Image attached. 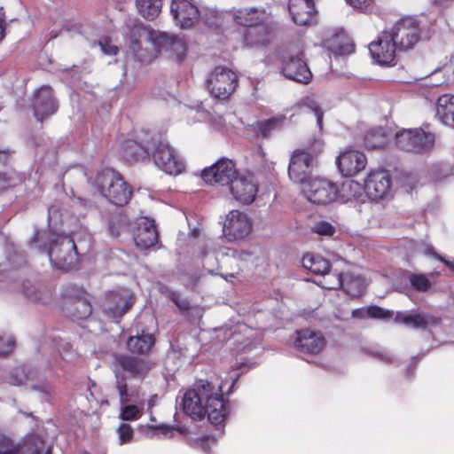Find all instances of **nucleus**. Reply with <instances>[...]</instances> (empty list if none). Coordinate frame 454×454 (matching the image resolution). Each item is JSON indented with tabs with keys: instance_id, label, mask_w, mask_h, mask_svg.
I'll list each match as a JSON object with an SVG mask.
<instances>
[{
	"instance_id": "nucleus-1",
	"label": "nucleus",
	"mask_w": 454,
	"mask_h": 454,
	"mask_svg": "<svg viewBox=\"0 0 454 454\" xmlns=\"http://www.w3.org/2000/svg\"><path fill=\"white\" fill-rule=\"evenodd\" d=\"M222 383L199 380L182 398L184 412L193 420H201L206 416L215 426L222 425L228 414L223 402Z\"/></svg>"
},
{
	"instance_id": "nucleus-2",
	"label": "nucleus",
	"mask_w": 454,
	"mask_h": 454,
	"mask_svg": "<svg viewBox=\"0 0 454 454\" xmlns=\"http://www.w3.org/2000/svg\"><path fill=\"white\" fill-rule=\"evenodd\" d=\"M30 246L46 253L51 264L56 269L67 271L77 264V247L68 235L59 234L50 229L38 231L30 239Z\"/></svg>"
},
{
	"instance_id": "nucleus-3",
	"label": "nucleus",
	"mask_w": 454,
	"mask_h": 454,
	"mask_svg": "<svg viewBox=\"0 0 454 454\" xmlns=\"http://www.w3.org/2000/svg\"><path fill=\"white\" fill-rule=\"evenodd\" d=\"M324 145L322 139L313 137L309 140L306 147L293 153L288 175L294 182L303 184L310 179L309 176L317 165V156L323 152Z\"/></svg>"
},
{
	"instance_id": "nucleus-4",
	"label": "nucleus",
	"mask_w": 454,
	"mask_h": 454,
	"mask_svg": "<svg viewBox=\"0 0 454 454\" xmlns=\"http://www.w3.org/2000/svg\"><path fill=\"white\" fill-rule=\"evenodd\" d=\"M97 191L116 206L126 205L132 191L122 176L112 168L99 170L92 183Z\"/></svg>"
},
{
	"instance_id": "nucleus-5",
	"label": "nucleus",
	"mask_w": 454,
	"mask_h": 454,
	"mask_svg": "<svg viewBox=\"0 0 454 454\" xmlns=\"http://www.w3.org/2000/svg\"><path fill=\"white\" fill-rule=\"evenodd\" d=\"M62 309L65 315L74 321L88 318L92 312L89 294L81 286L68 284L63 287Z\"/></svg>"
},
{
	"instance_id": "nucleus-6",
	"label": "nucleus",
	"mask_w": 454,
	"mask_h": 454,
	"mask_svg": "<svg viewBox=\"0 0 454 454\" xmlns=\"http://www.w3.org/2000/svg\"><path fill=\"white\" fill-rule=\"evenodd\" d=\"M151 154L155 165L168 175H179L185 168V163L181 156L160 137H152Z\"/></svg>"
},
{
	"instance_id": "nucleus-7",
	"label": "nucleus",
	"mask_w": 454,
	"mask_h": 454,
	"mask_svg": "<svg viewBox=\"0 0 454 454\" xmlns=\"http://www.w3.org/2000/svg\"><path fill=\"white\" fill-rule=\"evenodd\" d=\"M395 141L403 151L426 153L433 149L435 136L422 129H403L396 132Z\"/></svg>"
},
{
	"instance_id": "nucleus-8",
	"label": "nucleus",
	"mask_w": 454,
	"mask_h": 454,
	"mask_svg": "<svg viewBox=\"0 0 454 454\" xmlns=\"http://www.w3.org/2000/svg\"><path fill=\"white\" fill-rule=\"evenodd\" d=\"M153 364L145 359L128 355L114 356L113 371L115 379L123 380H135L142 381L152 370Z\"/></svg>"
},
{
	"instance_id": "nucleus-9",
	"label": "nucleus",
	"mask_w": 454,
	"mask_h": 454,
	"mask_svg": "<svg viewBox=\"0 0 454 454\" xmlns=\"http://www.w3.org/2000/svg\"><path fill=\"white\" fill-rule=\"evenodd\" d=\"M207 87L210 95L217 99H227L238 85L235 72L225 67H216L208 75Z\"/></svg>"
},
{
	"instance_id": "nucleus-10",
	"label": "nucleus",
	"mask_w": 454,
	"mask_h": 454,
	"mask_svg": "<svg viewBox=\"0 0 454 454\" xmlns=\"http://www.w3.org/2000/svg\"><path fill=\"white\" fill-rule=\"evenodd\" d=\"M148 41L156 52H166L177 61L183 60L186 56L187 45L180 36L151 29L148 33Z\"/></svg>"
},
{
	"instance_id": "nucleus-11",
	"label": "nucleus",
	"mask_w": 454,
	"mask_h": 454,
	"mask_svg": "<svg viewBox=\"0 0 454 454\" xmlns=\"http://www.w3.org/2000/svg\"><path fill=\"white\" fill-rule=\"evenodd\" d=\"M301 192L304 197L311 203L326 205L333 202L337 196L338 188L331 181L315 177L301 184Z\"/></svg>"
},
{
	"instance_id": "nucleus-12",
	"label": "nucleus",
	"mask_w": 454,
	"mask_h": 454,
	"mask_svg": "<svg viewBox=\"0 0 454 454\" xmlns=\"http://www.w3.org/2000/svg\"><path fill=\"white\" fill-rule=\"evenodd\" d=\"M8 382L13 386L27 385L31 389L38 391L43 396H50L54 392V387L47 380H39L37 372L20 366L12 370L8 378Z\"/></svg>"
},
{
	"instance_id": "nucleus-13",
	"label": "nucleus",
	"mask_w": 454,
	"mask_h": 454,
	"mask_svg": "<svg viewBox=\"0 0 454 454\" xmlns=\"http://www.w3.org/2000/svg\"><path fill=\"white\" fill-rule=\"evenodd\" d=\"M253 223L250 217L239 210H231L226 215L223 232L229 241L242 240L252 231Z\"/></svg>"
},
{
	"instance_id": "nucleus-14",
	"label": "nucleus",
	"mask_w": 454,
	"mask_h": 454,
	"mask_svg": "<svg viewBox=\"0 0 454 454\" xmlns=\"http://www.w3.org/2000/svg\"><path fill=\"white\" fill-rule=\"evenodd\" d=\"M388 35L397 44L398 49H411L419 39L418 22L412 18L402 19L395 24Z\"/></svg>"
},
{
	"instance_id": "nucleus-15",
	"label": "nucleus",
	"mask_w": 454,
	"mask_h": 454,
	"mask_svg": "<svg viewBox=\"0 0 454 454\" xmlns=\"http://www.w3.org/2000/svg\"><path fill=\"white\" fill-rule=\"evenodd\" d=\"M238 175L234 162L223 158L210 167L204 168L201 176L206 183L210 184L230 185Z\"/></svg>"
},
{
	"instance_id": "nucleus-16",
	"label": "nucleus",
	"mask_w": 454,
	"mask_h": 454,
	"mask_svg": "<svg viewBox=\"0 0 454 454\" xmlns=\"http://www.w3.org/2000/svg\"><path fill=\"white\" fill-rule=\"evenodd\" d=\"M170 12L182 29L192 27L202 17L200 10L192 0H172Z\"/></svg>"
},
{
	"instance_id": "nucleus-17",
	"label": "nucleus",
	"mask_w": 454,
	"mask_h": 454,
	"mask_svg": "<svg viewBox=\"0 0 454 454\" xmlns=\"http://www.w3.org/2000/svg\"><path fill=\"white\" fill-rule=\"evenodd\" d=\"M281 72L287 79L303 84L309 83L312 79V73L304 61L302 53L284 58Z\"/></svg>"
},
{
	"instance_id": "nucleus-18",
	"label": "nucleus",
	"mask_w": 454,
	"mask_h": 454,
	"mask_svg": "<svg viewBox=\"0 0 454 454\" xmlns=\"http://www.w3.org/2000/svg\"><path fill=\"white\" fill-rule=\"evenodd\" d=\"M132 304V296L127 290L121 289L106 294L102 309L108 317L115 319L121 317Z\"/></svg>"
},
{
	"instance_id": "nucleus-19",
	"label": "nucleus",
	"mask_w": 454,
	"mask_h": 454,
	"mask_svg": "<svg viewBox=\"0 0 454 454\" xmlns=\"http://www.w3.org/2000/svg\"><path fill=\"white\" fill-rule=\"evenodd\" d=\"M230 191L237 201L249 205L255 199L258 184L252 174H239L230 184Z\"/></svg>"
},
{
	"instance_id": "nucleus-20",
	"label": "nucleus",
	"mask_w": 454,
	"mask_h": 454,
	"mask_svg": "<svg viewBox=\"0 0 454 454\" xmlns=\"http://www.w3.org/2000/svg\"><path fill=\"white\" fill-rule=\"evenodd\" d=\"M397 44L392 40L388 32H382L378 40L369 44L372 59L380 65H390L395 58Z\"/></svg>"
},
{
	"instance_id": "nucleus-21",
	"label": "nucleus",
	"mask_w": 454,
	"mask_h": 454,
	"mask_svg": "<svg viewBox=\"0 0 454 454\" xmlns=\"http://www.w3.org/2000/svg\"><path fill=\"white\" fill-rule=\"evenodd\" d=\"M364 182L365 193L368 198L373 200L387 196L392 185L389 173L383 169L371 171Z\"/></svg>"
},
{
	"instance_id": "nucleus-22",
	"label": "nucleus",
	"mask_w": 454,
	"mask_h": 454,
	"mask_svg": "<svg viewBox=\"0 0 454 454\" xmlns=\"http://www.w3.org/2000/svg\"><path fill=\"white\" fill-rule=\"evenodd\" d=\"M325 339L318 332L310 329H302L296 332L294 345L301 354L316 355L325 347Z\"/></svg>"
},
{
	"instance_id": "nucleus-23",
	"label": "nucleus",
	"mask_w": 454,
	"mask_h": 454,
	"mask_svg": "<svg viewBox=\"0 0 454 454\" xmlns=\"http://www.w3.org/2000/svg\"><path fill=\"white\" fill-rule=\"evenodd\" d=\"M31 106L35 117L40 121L53 114L58 109V104L53 97L51 87L43 85L37 90L34 93Z\"/></svg>"
},
{
	"instance_id": "nucleus-24",
	"label": "nucleus",
	"mask_w": 454,
	"mask_h": 454,
	"mask_svg": "<svg viewBox=\"0 0 454 454\" xmlns=\"http://www.w3.org/2000/svg\"><path fill=\"white\" fill-rule=\"evenodd\" d=\"M326 289H337L341 287L343 291L353 297L360 296L365 289L366 284L364 278L353 273L335 274L333 282L326 280Z\"/></svg>"
},
{
	"instance_id": "nucleus-25",
	"label": "nucleus",
	"mask_w": 454,
	"mask_h": 454,
	"mask_svg": "<svg viewBox=\"0 0 454 454\" xmlns=\"http://www.w3.org/2000/svg\"><path fill=\"white\" fill-rule=\"evenodd\" d=\"M133 239L137 247L145 250L158 242V231L154 220L141 217L137 222V227L133 232Z\"/></svg>"
},
{
	"instance_id": "nucleus-26",
	"label": "nucleus",
	"mask_w": 454,
	"mask_h": 454,
	"mask_svg": "<svg viewBox=\"0 0 454 454\" xmlns=\"http://www.w3.org/2000/svg\"><path fill=\"white\" fill-rule=\"evenodd\" d=\"M151 29H147L142 23L134 19H128L125 22L124 34L129 41V50L134 57L139 61L151 60L146 59L140 53L141 39L145 37L148 40V33Z\"/></svg>"
},
{
	"instance_id": "nucleus-27",
	"label": "nucleus",
	"mask_w": 454,
	"mask_h": 454,
	"mask_svg": "<svg viewBox=\"0 0 454 454\" xmlns=\"http://www.w3.org/2000/svg\"><path fill=\"white\" fill-rule=\"evenodd\" d=\"M336 164L342 176H352L365 168L367 158L359 151L348 150L337 157Z\"/></svg>"
},
{
	"instance_id": "nucleus-28",
	"label": "nucleus",
	"mask_w": 454,
	"mask_h": 454,
	"mask_svg": "<svg viewBox=\"0 0 454 454\" xmlns=\"http://www.w3.org/2000/svg\"><path fill=\"white\" fill-rule=\"evenodd\" d=\"M238 24L251 27L252 26H270V17L264 9L246 7L236 11L234 14Z\"/></svg>"
},
{
	"instance_id": "nucleus-29",
	"label": "nucleus",
	"mask_w": 454,
	"mask_h": 454,
	"mask_svg": "<svg viewBox=\"0 0 454 454\" xmlns=\"http://www.w3.org/2000/svg\"><path fill=\"white\" fill-rule=\"evenodd\" d=\"M395 322L402 323L416 329H426L431 325H436L440 318L424 312L397 311Z\"/></svg>"
},
{
	"instance_id": "nucleus-30",
	"label": "nucleus",
	"mask_w": 454,
	"mask_h": 454,
	"mask_svg": "<svg viewBox=\"0 0 454 454\" xmlns=\"http://www.w3.org/2000/svg\"><path fill=\"white\" fill-rule=\"evenodd\" d=\"M323 43L335 57H343L354 52V44L343 31H336L329 35H325Z\"/></svg>"
},
{
	"instance_id": "nucleus-31",
	"label": "nucleus",
	"mask_w": 454,
	"mask_h": 454,
	"mask_svg": "<svg viewBox=\"0 0 454 454\" xmlns=\"http://www.w3.org/2000/svg\"><path fill=\"white\" fill-rule=\"evenodd\" d=\"M10 292H21L32 302L47 303L51 301L52 294L50 290H40L35 287L30 281H15L10 285Z\"/></svg>"
},
{
	"instance_id": "nucleus-32",
	"label": "nucleus",
	"mask_w": 454,
	"mask_h": 454,
	"mask_svg": "<svg viewBox=\"0 0 454 454\" xmlns=\"http://www.w3.org/2000/svg\"><path fill=\"white\" fill-rule=\"evenodd\" d=\"M152 149V140L141 145L134 140H126L121 145V153L127 161L149 160Z\"/></svg>"
},
{
	"instance_id": "nucleus-33",
	"label": "nucleus",
	"mask_w": 454,
	"mask_h": 454,
	"mask_svg": "<svg viewBox=\"0 0 454 454\" xmlns=\"http://www.w3.org/2000/svg\"><path fill=\"white\" fill-rule=\"evenodd\" d=\"M288 10L294 22L304 26L309 23L315 6L312 0H289Z\"/></svg>"
},
{
	"instance_id": "nucleus-34",
	"label": "nucleus",
	"mask_w": 454,
	"mask_h": 454,
	"mask_svg": "<svg viewBox=\"0 0 454 454\" xmlns=\"http://www.w3.org/2000/svg\"><path fill=\"white\" fill-rule=\"evenodd\" d=\"M435 116L443 125L454 129V95L444 94L435 104Z\"/></svg>"
},
{
	"instance_id": "nucleus-35",
	"label": "nucleus",
	"mask_w": 454,
	"mask_h": 454,
	"mask_svg": "<svg viewBox=\"0 0 454 454\" xmlns=\"http://www.w3.org/2000/svg\"><path fill=\"white\" fill-rule=\"evenodd\" d=\"M302 266L317 275L328 276L326 280L330 281V278L334 279V275L329 274L330 263L327 260L324 259L320 255L306 254L302 258ZM325 286L327 284L325 283Z\"/></svg>"
},
{
	"instance_id": "nucleus-36",
	"label": "nucleus",
	"mask_w": 454,
	"mask_h": 454,
	"mask_svg": "<svg viewBox=\"0 0 454 454\" xmlns=\"http://www.w3.org/2000/svg\"><path fill=\"white\" fill-rule=\"evenodd\" d=\"M270 26H252L244 32V44L254 47L264 44L268 40Z\"/></svg>"
},
{
	"instance_id": "nucleus-37",
	"label": "nucleus",
	"mask_w": 454,
	"mask_h": 454,
	"mask_svg": "<svg viewBox=\"0 0 454 454\" xmlns=\"http://www.w3.org/2000/svg\"><path fill=\"white\" fill-rule=\"evenodd\" d=\"M19 454H51L42 437L36 434L27 435L20 445Z\"/></svg>"
},
{
	"instance_id": "nucleus-38",
	"label": "nucleus",
	"mask_w": 454,
	"mask_h": 454,
	"mask_svg": "<svg viewBox=\"0 0 454 454\" xmlns=\"http://www.w3.org/2000/svg\"><path fill=\"white\" fill-rule=\"evenodd\" d=\"M107 231L113 237H118L124 232L129 226L127 216L120 210L109 213L105 216Z\"/></svg>"
},
{
	"instance_id": "nucleus-39",
	"label": "nucleus",
	"mask_w": 454,
	"mask_h": 454,
	"mask_svg": "<svg viewBox=\"0 0 454 454\" xmlns=\"http://www.w3.org/2000/svg\"><path fill=\"white\" fill-rule=\"evenodd\" d=\"M154 344L151 333H143L138 336H130L127 341V348L132 353L144 354L148 352Z\"/></svg>"
},
{
	"instance_id": "nucleus-40",
	"label": "nucleus",
	"mask_w": 454,
	"mask_h": 454,
	"mask_svg": "<svg viewBox=\"0 0 454 454\" xmlns=\"http://www.w3.org/2000/svg\"><path fill=\"white\" fill-rule=\"evenodd\" d=\"M138 12L146 20H153L160 14L162 0H137Z\"/></svg>"
},
{
	"instance_id": "nucleus-41",
	"label": "nucleus",
	"mask_w": 454,
	"mask_h": 454,
	"mask_svg": "<svg viewBox=\"0 0 454 454\" xmlns=\"http://www.w3.org/2000/svg\"><path fill=\"white\" fill-rule=\"evenodd\" d=\"M284 119V116H279L257 122L254 126V132L256 136L261 138L269 137L274 129L281 126Z\"/></svg>"
},
{
	"instance_id": "nucleus-42",
	"label": "nucleus",
	"mask_w": 454,
	"mask_h": 454,
	"mask_svg": "<svg viewBox=\"0 0 454 454\" xmlns=\"http://www.w3.org/2000/svg\"><path fill=\"white\" fill-rule=\"evenodd\" d=\"M387 141V136L383 128L372 129L364 137V144L369 149L383 147Z\"/></svg>"
},
{
	"instance_id": "nucleus-43",
	"label": "nucleus",
	"mask_w": 454,
	"mask_h": 454,
	"mask_svg": "<svg viewBox=\"0 0 454 454\" xmlns=\"http://www.w3.org/2000/svg\"><path fill=\"white\" fill-rule=\"evenodd\" d=\"M341 192L347 200L351 198L358 199L365 192V182H364V184H361L356 181L348 180L342 184Z\"/></svg>"
},
{
	"instance_id": "nucleus-44",
	"label": "nucleus",
	"mask_w": 454,
	"mask_h": 454,
	"mask_svg": "<svg viewBox=\"0 0 454 454\" xmlns=\"http://www.w3.org/2000/svg\"><path fill=\"white\" fill-rule=\"evenodd\" d=\"M366 313L368 317H372V318H380V319H387V318H391L394 312L393 311H390V310H387V309H384L380 307H378V306H370L366 309V310H354L352 315L353 317H359V315L361 314H364Z\"/></svg>"
},
{
	"instance_id": "nucleus-45",
	"label": "nucleus",
	"mask_w": 454,
	"mask_h": 454,
	"mask_svg": "<svg viewBox=\"0 0 454 454\" xmlns=\"http://www.w3.org/2000/svg\"><path fill=\"white\" fill-rule=\"evenodd\" d=\"M302 106L315 114L317 119V126L319 130H322L324 112L318 103L313 98H307L303 100Z\"/></svg>"
},
{
	"instance_id": "nucleus-46",
	"label": "nucleus",
	"mask_w": 454,
	"mask_h": 454,
	"mask_svg": "<svg viewBox=\"0 0 454 454\" xmlns=\"http://www.w3.org/2000/svg\"><path fill=\"white\" fill-rule=\"evenodd\" d=\"M115 387L119 394L121 405L129 404L133 401L134 390H129L125 380L115 379Z\"/></svg>"
},
{
	"instance_id": "nucleus-47",
	"label": "nucleus",
	"mask_w": 454,
	"mask_h": 454,
	"mask_svg": "<svg viewBox=\"0 0 454 454\" xmlns=\"http://www.w3.org/2000/svg\"><path fill=\"white\" fill-rule=\"evenodd\" d=\"M161 293L171 300L180 310L186 311L190 309L189 301L183 298L179 293L170 290L168 287H162Z\"/></svg>"
},
{
	"instance_id": "nucleus-48",
	"label": "nucleus",
	"mask_w": 454,
	"mask_h": 454,
	"mask_svg": "<svg viewBox=\"0 0 454 454\" xmlns=\"http://www.w3.org/2000/svg\"><path fill=\"white\" fill-rule=\"evenodd\" d=\"M142 415L141 410L137 404L121 405L119 418L123 421L138 419Z\"/></svg>"
},
{
	"instance_id": "nucleus-49",
	"label": "nucleus",
	"mask_w": 454,
	"mask_h": 454,
	"mask_svg": "<svg viewBox=\"0 0 454 454\" xmlns=\"http://www.w3.org/2000/svg\"><path fill=\"white\" fill-rule=\"evenodd\" d=\"M409 280L411 286L419 292H425L431 286V282L424 274H410Z\"/></svg>"
},
{
	"instance_id": "nucleus-50",
	"label": "nucleus",
	"mask_w": 454,
	"mask_h": 454,
	"mask_svg": "<svg viewBox=\"0 0 454 454\" xmlns=\"http://www.w3.org/2000/svg\"><path fill=\"white\" fill-rule=\"evenodd\" d=\"M20 442L17 443L10 437L0 434V454H19Z\"/></svg>"
},
{
	"instance_id": "nucleus-51",
	"label": "nucleus",
	"mask_w": 454,
	"mask_h": 454,
	"mask_svg": "<svg viewBox=\"0 0 454 454\" xmlns=\"http://www.w3.org/2000/svg\"><path fill=\"white\" fill-rule=\"evenodd\" d=\"M19 181L14 172H0V191L17 185Z\"/></svg>"
},
{
	"instance_id": "nucleus-52",
	"label": "nucleus",
	"mask_w": 454,
	"mask_h": 454,
	"mask_svg": "<svg viewBox=\"0 0 454 454\" xmlns=\"http://www.w3.org/2000/svg\"><path fill=\"white\" fill-rule=\"evenodd\" d=\"M117 434L120 444H125L129 442L134 435V432L130 425L127 423H121L117 428Z\"/></svg>"
},
{
	"instance_id": "nucleus-53",
	"label": "nucleus",
	"mask_w": 454,
	"mask_h": 454,
	"mask_svg": "<svg viewBox=\"0 0 454 454\" xmlns=\"http://www.w3.org/2000/svg\"><path fill=\"white\" fill-rule=\"evenodd\" d=\"M312 231L324 236H332L335 232V228L326 221H319L315 223Z\"/></svg>"
},
{
	"instance_id": "nucleus-54",
	"label": "nucleus",
	"mask_w": 454,
	"mask_h": 454,
	"mask_svg": "<svg viewBox=\"0 0 454 454\" xmlns=\"http://www.w3.org/2000/svg\"><path fill=\"white\" fill-rule=\"evenodd\" d=\"M15 348V340L11 335L0 336V356H6Z\"/></svg>"
},
{
	"instance_id": "nucleus-55",
	"label": "nucleus",
	"mask_w": 454,
	"mask_h": 454,
	"mask_svg": "<svg viewBox=\"0 0 454 454\" xmlns=\"http://www.w3.org/2000/svg\"><path fill=\"white\" fill-rule=\"evenodd\" d=\"M98 45L106 55H115L118 52V47L112 43L109 37L101 38L98 42Z\"/></svg>"
},
{
	"instance_id": "nucleus-56",
	"label": "nucleus",
	"mask_w": 454,
	"mask_h": 454,
	"mask_svg": "<svg viewBox=\"0 0 454 454\" xmlns=\"http://www.w3.org/2000/svg\"><path fill=\"white\" fill-rule=\"evenodd\" d=\"M347 3L362 12H371L373 8V0H347Z\"/></svg>"
},
{
	"instance_id": "nucleus-57",
	"label": "nucleus",
	"mask_w": 454,
	"mask_h": 454,
	"mask_svg": "<svg viewBox=\"0 0 454 454\" xmlns=\"http://www.w3.org/2000/svg\"><path fill=\"white\" fill-rule=\"evenodd\" d=\"M425 253L427 254H430V255H434L438 261L443 262L446 266H448L452 271H454V261L451 262V261H449V260H446L444 259L443 257H442L441 255L437 254L433 247L431 246H427V248H426V251Z\"/></svg>"
},
{
	"instance_id": "nucleus-58",
	"label": "nucleus",
	"mask_w": 454,
	"mask_h": 454,
	"mask_svg": "<svg viewBox=\"0 0 454 454\" xmlns=\"http://www.w3.org/2000/svg\"><path fill=\"white\" fill-rule=\"evenodd\" d=\"M203 256L206 258V260L203 262L204 268L210 273H213V269L210 268V266H214V262L215 261V257L214 254H211L209 253L202 252Z\"/></svg>"
},
{
	"instance_id": "nucleus-59",
	"label": "nucleus",
	"mask_w": 454,
	"mask_h": 454,
	"mask_svg": "<svg viewBox=\"0 0 454 454\" xmlns=\"http://www.w3.org/2000/svg\"><path fill=\"white\" fill-rule=\"evenodd\" d=\"M10 149H0V162L6 163L8 158L13 153Z\"/></svg>"
},
{
	"instance_id": "nucleus-60",
	"label": "nucleus",
	"mask_w": 454,
	"mask_h": 454,
	"mask_svg": "<svg viewBox=\"0 0 454 454\" xmlns=\"http://www.w3.org/2000/svg\"><path fill=\"white\" fill-rule=\"evenodd\" d=\"M149 429H160L161 430L163 433H167L168 431H170L172 429L171 427L169 426H167V425H160V426H157V427H148Z\"/></svg>"
},
{
	"instance_id": "nucleus-61",
	"label": "nucleus",
	"mask_w": 454,
	"mask_h": 454,
	"mask_svg": "<svg viewBox=\"0 0 454 454\" xmlns=\"http://www.w3.org/2000/svg\"><path fill=\"white\" fill-rule=\"evenodd\" d=\"M377 356L381 361L385 363H390L392 361L390 356L387 353H377Z\"/></svg>"
},
{
	"instance_id": "nucleus-62",
	"label": "nucleus",
	"mask_w": 454,
	"mask_h": 454,
	"mask_svg": "<svg viewBox=\"0 0 454 454\" xmlns=\"http://www.w3.org/2000/svg\"><path fill=\"white\" fill-rule=\"evenodd\" d=\"M251 255H252V254L247 251L238 252L236 254V256L240 260H247V258L250 257Z\"/></svg>"
},
{
	"instance_id": "nucleus-63",
	"label": "nucleus",
	"mask_w": 454,
	"mask_h": 454,
	"mask_svg": "<svg viewBox=\"0 0 454 454\" xmlns=\"http://www.w3.org/2000/svg\"><path fill=\"white\" fill-rule=\"evenodd\" d=\"M4 20L3 18V15H0V41L4 38Z\"/></svg>"
},
{
	"instance_id": "nucleus-64",
	"label": "nucleus",
	"mask_w": 454,
	"mask_h": 454,
	"mask_svg": "<svg viewBox=\"0 0 454 454\" xmlns=\"http://www.w3.org/2000/svg\"><path fill=\"white\" fill-rule=\"evenodd\" d=\"M59 352L62 359L67 360L69 358L68 356L65 352H62L60 349H59Z\"/></svg>"
}]
</instances>
